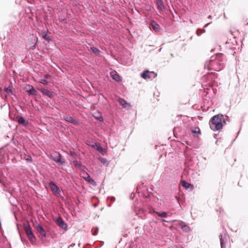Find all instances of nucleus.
<instances>
[{
	"mask_svg": "<svg viewBox=\"0 0 248 248\" xmlns=\"http://www.w3.org/2000/svg\"><path fill=\"white\" fill-rule=\"evenodd\" d=\"M155 212L154 210H153L152 211H150V213H155Z\"/></svg>",
	"mask_w": 248,
	"mask_h": 248,
	"instance_id": "2f4dec72",
	"label": "nucleus"
},
{
	"mask_svg": "<svg viewBox=\"0 0 248 248\" xmlns=\"http://www.w3.org/2000/svg\"><path fill=\"white\" fill-rule=\"evenodd\" d=\"M212 17L211 15H210L208 16V18H211Z\"/></svg>",
	"mask_w": 248,
	"mask_h": 248,
	"instance_id": "72a5a7b5",
	"label": "nucleus"
},
{
	"mask_svg": "<svg viewBox=\"0 0 248 248\" xmlns=\"http://www.w3.org/2000/svg\"><path fill=\"white\" fill-rule=\"evenodd\" d=\"M56 223L58 225L64 230L67 229V225L64 222L62 217H59L56 219Z\"/></svg>",
	"mask_w": 248,
	"mask_h": 248,
	"instance_id": "1a4fd4ad",
	"label": "nucleus"
},
{
	"mask_svg": "<svg viewBox=\"0 0 248 248\" xmlns=\"http://www.w3.org/2000/svg\"><path fill=\"white\" fill-rule=\"evenodd\" d=\"M192 133L199 134L200 133V130L198 127H195L191 130Z\"/></svg>",
	"mask_w": 248,
	"mask_h": 248,
	"instance_id": "5701e85b",
	"label": "nucleus"
},
{
	"mask_svg": "<svg viewBox=\"0 0 248 248\" xmlns=\"http://www.w3.org/2000/svg\"><path fill=\"white\" fill-rule=\"evenodd\" d=\"M155 213L160 217H163V218L166 217L168 216V214L164 212H155Z\"/></svg>",
	"mask_w": 248,
	"mask_h": 248,
	"instance_id": "aec40b11",
	"label": "nucleus"
},
{
	"mask_svg": "<svg viewBox=\"0 0 248 248\" xmlns=\"http://www.w3.org/2000/svg\"><path fill=\"white\" fill-rule=\"evenodd\" d=\"M100 119H101V120H103L102 117H100Z\"/></svg>",
	"mask_w": 248,
	"mask_h": 248,
	"instance_id": "f704fd0d",
	"label": "nucleus"
},
{
	"mask_svg": "<svg viewBox=\"0 0 248 248\" xmlns=\"http://www.w3.org/2000/svg\"><path fill=\"white\" fill-rule=\"evenodd\" d=\"M162 221H166V220L165 219H163Z\"/></svg>",
	"mask_w": 248,
	"mask_h": 248,
	"instance_id": "c9c22d12",
	"label": "nucleus"
},
{
	"mask_svg": "<svg viewBox=\"0 0 248 248\" xmlns=\"http://www.w3.org/2000/svg\"><path fill=\"white\" fill-rule=\"evenodd\" d=\"M225 62L224 56L221 53H218L211 56L210 60L205 63L204 67L208 70L219 71L223 68Z\"/></svg>",
	"mask_w": 248,
	"mask_h": 248,
	"instance_id": "f257e3e1",
	"label": "nucleus"
},
{
	"mask_svg": "<svg viewBox=\"0 0 248 248\" xmlns=\"http://www.w3.org/2000/svg\"><path fill=\"white\" fill-rule=\"evenodd\" d=\"M210 24V23H208L206 24L205 25L204 27H205V28H206V27H207V26H208Z\"/></svg>",
	"mask_w": 248,
	"mask_h": 248,
	"instance_id": "7c9ffc66",
	"label": "nucleus"
},
{
	"mask_svg": "<svg viewBox=\"0 0 248 248\" xmlns=\"http://www.w3.org/2000/svg\"><path fill=\"white\" fill-rule=\"evenodd\" d=\"M5 91L8 93H12V88L10 87H9L8 88H5Z\"/></svg>",
	"mask_w": 248,
	"mask_h": 248,
	"instance_id": "a878e982",
	"label": "nucleus"
},
{
	"mask_svg": "<svg viewBox=\"0 0 248 248\" xmlns=\"http://www.w3.org/2000/svg\"><path fill=\"white\" fill-rule=\"evenodd\" d=\"M42 36L44 39H45L46 40L49 41L50 40V38L48 36V35L45 32H43L42 33Z\"/></svg>",
	"mask_w": 248,
	"mask_h": 248,
	"instance_id": "393cba45",
	"label": "nucleus"
},
{
	"mask_svg": "<svg viewBox=\"0 0 248 248\" xmlns=\"http://www.w3.org/2000/svg\"><path fill=\"white\" fill-rule=\"evenodd\" d=\"M74 164L76 167L79 168L81 166V164L79 163H78L77 161H74Z\"/></svg>",
	"mask_w": 248,
	"mask_h": 248,
	"instance_id": "c85d7f7f",
	"label": "nucleus"
},
{
	"mask_svg": "<svg viewBox=\"0 0 248 248\" xmlns=\"http://www.w3.org/2000/svg\"><path fill=\"white\" fill-rule=\"evenodd\" d=\"M91 50L96 55H99L100 50L96 47H92L91 48Z\"/></svg>",
	"mask_w": 248,
	"mask_h": 248,
	"instance_id": "4be33fe9",
	"label": "nucleus"
},
{
	"mask_svg": "<svg viewBox=\"0 0 248 248\" xmlns=\"http://www.w3.org/2000/svg\"><path fill=\"white\" fill-rule=\"evenodd\" d=\"M18 122L19 124H22L24 125H26L28 124V121H26L22 117H17Z\"/></svg>",
	"mask_w": 248,
	"mask_h": 248,
	"instance_id": "a211bd4d",
	"label": "nucleus"
},
{
	"mask_svg": "<svg viewBox=\"0 0 248 248\" xmlns=\"http://www.w3.org/2000/svg\"><path fill=\"white\" fill-rule=\"evenodd\" d=\"M118 102L124 108H129L131 107L130 104L126 102V101L122 98H119L118 99Z\"/></svg>",
	"mask_w": 248,
	"mask_h": 248,
	"instance_id": "9b49d317",
	"label": "nucleus"
},
{
	"mask_svg": "<svg viewBox=\"0 0 248 248\" xmlns=\"http://www.w3.org/2000/svg\"><path fill=\"white\" fill-rule=\"evenodd\" d=\"M24 228L29 239L32 243H34L35 241V237L32 232L31 228L29 225H25Z\"/></svg>",
	"mask_w": 248,
	"mask_h": 248,
	"instance_id": "20e7f679",
	"label": "nucleus"
},
{
	"mask_svg": "<svg viewBox=\"0 0 248 248\" xmlns=\"http://www.w3.org/2000/svg\"><path fill=\"white\" fill-rule=\"evenodd\" d=\"M223 123L225 124V119L222 115H216L211 118L209 124L210 128L214 131H218L222 129Z\"/></svg>",
	"mask_w": 248,
	"mask_h": 248,
	"instance_id": "f03ea898",
	"label": "nucleus"
},
{
	"mask_svg": "<svg viewBox=\"0 0 248 248\" xmlns=\"http://www.w3.org/2000/svg\"><path fill=\"white\" fill-rule=\"evenodd\" d=\"M226 239V234H221L220 236V245L221 248H224L225 247V240Z\"/></svg>",
	"mask_w": 248,
	"mask_h": 248,
	"instance_id": "4468645a",
	"label": "nucleus"
},
{
	"mask_svg": "<svg viewBox=\"0 0 248 248\" xmlns=\"http://www.w3.org/2000/svg\"><path fill=\"white\" fill-rule=\"evenodd\" d=\"M52 158L59 165H63L65 164V161L61 158V155L58 153H54L51 155Z\"/></svg>",
	"mask_w": 248,
	"mask_h": 248,
	"instance_id": "7ed1b4c3",
	"label": "nucleus"
},
{
	"mask_svg": "<svg viewBox=\"0 0 248 248\" xmlns=\"http://www.w3.org/2000/svg\"><path fill=\"white\" fill-rule=\"evenodd\" d=\"M152 27L155 31H158L160 30L159 25L155 21H153L151 23Z\"/></svg>",
	"mask_w": 248,
	"mask_h": 248,
	"instance_id": "f3484780",
	"label": "nucleus"
},
{
	"mask_svg": "<svg viewBox=\"0 0 248 248\" xmlns=\"http://www.w3.org/2000/svg\"><path fill=\"white\" fill-rule=\"evenodd\" d=\"M36 230L37 232L40 233V234L43 237H46V231L44 230L43 228L41 225L38 224L36 226Z\"/></svg>",
	"mask_w": 248,
	"mask_h": 248,
	"instance_id": "f8f14e48",
	"label": "nucleus"
},
{
	"mask_svg": "<svg viewBox=\"0 0 248 248\" xmlns=\"http://www.w3.org/2000/svg\"><path fill=\"white\" fill-rule=\"evenodd\" d=\"M46 77L48 78H49L50 77V76L48 75H46Z\"/></svg>",
	"mask_w": 248,
	"mask_h": 248,
	"instance_id": "473e14b6",
	"label": "nucleus"
},
{
	"mask_svg": "<svg viewBox=\"0 0 248 248\" xmlns=\"http://www.w3.org/2000/svg\"><path fill=\"white\" fill-rule=\"evenodd\" d=\"M110 77L116 81L120 82L122 81L121 78L119 76L117 72L115 71L110 73Z\"/></svg>",
	"mask_w": 248,
	"mask_h": 248,
	"instance_id": "9d476101",
	"label": "nucleus"
},
{
	"mask_svg": "<svg viewBox=\"0 0 248 248\" xmlns=\"http://www.w3.org/2000/svg\"><path fill=\"white\" fill-rule=\"evenodd\" d=\"M26 160L28 161H31V156H28L26 159Z\"/></svg>",
	"mask_w": 248,
	"mask_h": 248,
	"instance_id": "c756f323",
	"label": "nucleus"
},
{
	"mask_svg": "<svg viewBox=\"0 0 248 248\" xmlns=\"http://www.w3.org/2000/svg\"><path fill=\"white\" fill-rule=\"evenodd\" d=\"M157 5V8L161 11H163L165 9L164 3L162 0H156Z\"/></svg>",
	"mask_w": 248,
	"mask_h": 248,
	"instance_id": "dca6fc26",
	"label": "nucleus"
},
{
	"mask_svg": "<svg viewBox=\"0 0 248 248\" xmlns=\"http://www.w3.org/2000/svg\"><path fill=\"white\" fill-rule=\"evenodd\" d=\"M39 82L41 83H42V84H45V85H47L48 84V82L47 81V80L45 79H40Z\"/></svg>",
	"mask_w": 248,
	"mask_h": 248,
	"instance_id": "bb28decb",
	"label": "nucleus"
},
{
	"mask_svg": "<svg viewBox=\"0 0 248 248\" xmlns=\"http://www.w3.org/2000/svg\"><path fill=\"white\" fill-rule=\"evenodd\" d=\"M27 89V92L30 95H36L37 92L34 89L33 86L29 85L28 88H26Z\"/></svg>",
	"mask_w": 248,
	"mask_h": 248,
	"instance_id": "ddd939ff",
	"label": "nucleus"
},
{
	"mask_svg": "<svg viewBox=\"0 0 248 248\" xmlns=\"http://www.w3.org/2000/svg\"><path fill=\"white\" fill-rule=\"evenodd\" d=\"M49 186L51 190L55 195H60V191L59 190V188L55 183H54L53 182H50L49 183Z\"/></svg>",
	"mask_w": 248,
	"mask_h": 248,
	"instance_id": "6e6552de",
	"label": "nucleus"
},
{
	"mask_svg": "<svg viewBox=\"0 0 248 248\" xmlns=\"http://www.w3.org/2000/svg\"><path fill=\"white\" fill-rule=\"evenodd\" d=\"M38 90L40 91L44 95H46L49 97V98L53 97L56 94V93L54 92L49 91L43 88L38 87Z\"/></svg>",
	"mask_w": 248,
	"mask_h": 248,
	"instance_id": "39448f33",
	"label": "nucleus"
},
{
	"mask_svg": "<svg viewBox=\"0 0 248 248\" xmlns=\"http://www.w3.org/2000/svg\"><path fill=\"white\" fill-rule=\"evenodd\" d=\"M182 228L186 231H188L189 230V228L187 225L182 226Z\"/></svg>",
	"mask_w": 248,
	"mask_h": 248,
	"instance_id": "cd10ccee",
	"label": "nucleus"
},
{
	"mask_svg": "<svg viewBox=\"0 0 248 248\" xmlns=\"http://www.w3.org/2000/svg\"><path fill=\"white\" fill-rule=\"evenodd\" d=\"M81 176L87 182L92 184L93 185H95L96 184L93 179H92L89 174L86 171H83L81 173Z\"/></svg>",
	"mask_w": 248,
	"mask_h": 248,
	"instance_id": "423d86ee",
	"label": "nucleus"
},
{
	"mask_svg": "<svg viewBox=\"0 0 248 248\" xmlns=\"http://www.w3.org/2000/svg\"><path fill=\"white\" fill-rule=\"evenodd\" d=\"M92 146L99 153H102L104 152L103 148L101 147L100 144L99 143H95L92 145Z\"/></svg>",
	"mask_w": 248,
	"mask_h": 248,
	"instance_id": "2eb2a0df",
	"label": "nucleus"
},
{
	"mask_svg": "<svg viewBox=\"0 0 248 248\" xmlns=\"http://www.w3.org/2000/svg\"><path fill=\"white\" fill-rule=\"evenodd\" d=\"M156 74L153 72H149L148 71H144L141 74V77L145 79H149L153 77H155Z\"/></svg>",
	"mask_w": 248,
	"mask_h": 248,
	"instance_id": "0eeeda50",
	"label": "nucleus"
},
{
	"mask_svg": "<svg viewBox=\"0 0 248 248\" xmlns=\"http://www.w3.org/2000/svg\"><path fill=\"white\" fill-rule=\"evenodd\" d=\"M182 186L185 188V189H188L190 187L191 185L186 182L185 181H182Z\"/></svg>",
	"mask_w": 248,
	"mask_h": 248,
	"instance_id": "412c9836",
	"label": "nucleus"
},
{
	"mask_svg": "<svg viewBox=\"0 0 248 248\" xmlns=\"http://www.w3.org/2000/svg\"><path fill=\"white\" fill-rule=\"evenodd\" d=\"M63 119L67 122H68L72 124H75L76 123V121L74 119H73L72 117H69V116L64 117Z\"/></svg>",
	"mask_w": 248,
	"mask_h": 248,
	"instance_id": "6ab92c4d",
	"label": "nucleus"
},
{
	"mask_svg": "<svg viewBox=\"0 0 248 248\" xmlns=\"http://www.w3.org/2000/svg\"><path fill=\"white\" fill-rule=\"evenodd\" d=\"M92 233L93 235H96L97 234L98 232V229L97 227H93L92 230Z\"/></svg>",
	"mask_w": 248,
	"mask_h": 248,
	"instance_id": "b1692460",
	"label": "nucleus"
}]
</instances>
